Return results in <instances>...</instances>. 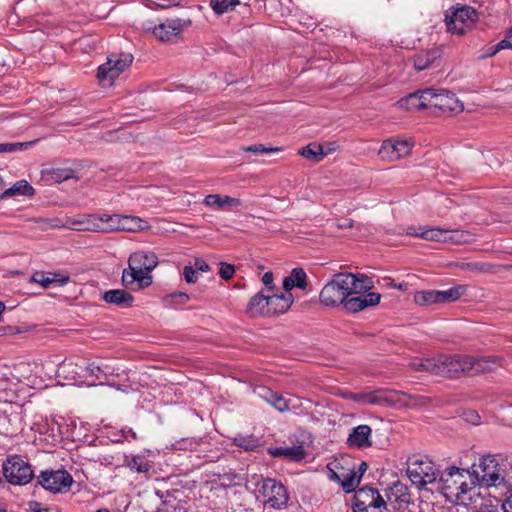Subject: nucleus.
I'll return each instance as SVG.
<instances>
[{
    "label": "nucleus",
    "instance_id": "nucleus-15",
    "mask_svg": "<svg viewBox=\"0 0 512 512\" xmlns=\"http://www.w3.org/2000/svg\"><path fill=\"white\" fill-rule=\"evenodd\" d=\"M413 146L412 139L390 138L383 141L378 154L383 160L393 162L408 156Z\"/></svg>",
    "mask_w": 512,
    "mask_h": 512
},
{
    "label": "nucleus",
    "instance_id": "nucleus-32",
    "mask_svg": "<svg viewBox=\"0 0 512 512\" xmlns=\"http://www.w3.org/2000/svg\"><path fill=\"white\" fill-rule=\"evenodd\" d=\"M474 241L473 235L464 230H446L445 243L456 245L469 244Z\"/></svg>",
    "mask_w": 512,
    "mask_h": 512
},
{
    "label": "nucleus",
    "instance_id": "nucleus-53",
    "mask_svg": "<svg viewBox=\"0 0 512 512\" xmlns=\"http://www.w3.org/2000/svg\"><path fill=\"white\" fill-rule=\"evenodd\" d=\"M193 267L197 271H202V272H208L210 270V266L206 263L205 260H203L201 258H196L195 259Z\"/></svg>",
    "mask_w": 512,
    "mask_h": 512
},
{
    "label": "nucleus",
    "instance_id": "nucleus-18",
    "mask_svg": "<svg viewBox=\"0 0 512 512\" xmlns=\"http://www.w3.org/2000/svg\"><path fill=\"white\" fill-rule=\"evenodd\" d=\"M329 478L341 484L345 492L349 493L355 490L360 482V476L355 471V468H344L339 462H332L328 464Z\"/></svg>",
    "mask_w": 512,
    "mask_h": 512
},
{
    "label": "nucleus",
    "instance_id": "nucleus-52",
    "mask_svg": "<svg viewBox=\"0 0 512 512\" xmlns=\"http://www.w3.org/2000/svg\"><path fill=\"white\" fill-rule=\"evenodd\" d=\"M170 297L175 300L178 304H184L189 300V295L185 292H175L170 295Z\"/></svg>",
    "mask_w": 512,
    "mask_h": 512
},
{
    "label": "nucleus",
    "instance_id": "nucleus-27",
    "mask_svg": "<svg viewBox=\"0 0 512 512\" xmlns=\"http://www.w3.org/2000/svg\"><path fill=\"white\" fill-rule=\"evenodd\" d=\"M102 299L123 308L131 307L134 302L133 296L123 289L108 290L103 294Z\"/></svg>",
    "mask_w": 512,
    "mask_h": 512
},
{
    "label": "nucleus",
    "instance_id": "nucleus-1",
    "mask_svg": "<svg viewBox=\"0 0 512 512\" xmlns=\"http://www.w3.org/2000/svg\"><path fill=\"white\" fill-rule=\"evenodd\" d=\"M372 283L364 275H355L350 272H340L333 276L321 289L320 303L326 307L343 305L348 312L356 313L380 302L381 295L376 292H367Z\"/></svg>",
    "mask_w": 512,
    "mask_h": 512
},
{
    "label": "nucleus",
    "instance_id": "nucleus-2",
    "mask_svg": "<svg viewBox=\"0 0 512 512\" xmlns=\"http://www.w3.org/2000/svg\"><path fill=\"white\" fill-rule=\"evenodd\" d=\"M477 483V476L469 470L452 466L440 473L438 489L448 501L467 506L472 501Z\"/></svg>",
    "mask_w": 512,
    "mask_h": 512
},
{
    "label": "nucleus",
    "instance_id": "nucleus-33",
    "mask_svg": "<svg viewBox=\"0 0 512 512\" xmlns=\"http://www.w3.org/2000/svg\"><path fill=\"white\" fill-rule=\"evenodd\" d=\"M466 292V286L457 285L448 290L438 291L439 304L457 301Z\"/></svg>",
    "mask_w": 512,
    "mask_h": 512
},
{
    "label": "nucleus",
    "instance_id": "nucleus-60",
    "mask_svg": "<svg viewBox=\"0 0 512 512\" xmlns=\"http://www.w3.org/2000/svg\"><path fill=\"white\" fill-rule=\"evenodd\" d=\"M158 5L162 8H167V7L177 5V2L173 1V0H165V2L159 3Z\"/></svg>",
    "mask_w": 512,
    "mask_h": 512
},
{
    "label": "nucleus",
    "instance_id": "nucleus-19",
    "mask_svg": "<svg viewBox=\"0 0 512 512\" xmlns=\"http://www.w3.org/2000/svg\"><path fill=\"white\" fill-rule=\"evenodd\" d=\"M255 393L279 412L289 411L293 407L291 399H286L267 387H259L255 390Z\"/></svg>",
    "mask_w": 512,
    "mask_h": 512
},
{
    "label": "nucleus",
    "instance_id": "nucleus-6",
    "mask_svg": "<svg viewBox=\"0 0 512 512\" xmlns=\"http://www.w3.org/2000/svg\"><path fill=\"white\" fill-rule=\"evenodd\" d=\"M478 20L477 11L467 5H457L451 7L445 16V22L448 32L455 35H464L472 28Z\"/></svg>",
    "mask_w": 512,
    "mask_h": 512
},
{
    "label": "nucleus",
    "instance_id": "nucleus-10",
    "mask_svg": "<svg viewBox=\"0 0 512 512\" xmlns=\"http://www.w3.org/2000/svg\"><path fill=\"white\" fill-rule=\"evenodd\" d=\"M2 470L6 480L13 485H25L34 477L31 465L18 455L7 457Z\"/></svg>",
    "mask_w": 512,
    "mask_h": 512
},
{
    "label": "nucleus",
    "instance_id": "nucleus-54",
    "mask_svg": "<svg viewBox=\"0 0 512 512\" xmlns=\"http://www.w3.org/2000/svg\"><path fill=\"white\" fill-rule=\"evenodd\" d=\"M296 287L295 280L293 277L288 276L283 280V293H291V290Z\"/></svg>",
    "mask_w": 512,
    "mask_h": 512
},
{
    "label": "nucleus",
    "instance_id": "nucleus-14",
    "mask_svg": "<svg viewBox=\"0 0 512 512\" xmlns=\"http://www.w3.org/2000/svg\"><path fill=\"white\" fill-rule=\"evenodd\" d=\"M354 501L359 512H382L386 507L379 491L372 487H363L356 491Z\"/></svg>",
    "mask_w": 512,
    "mask_h": 512
},
{
    "label": "nucleus",
    "instance_id": "nucleus-37",
    "mask_svg": "<svg viewBox=\"0 0 512 512\" xmlns=\"http://www.w3.org/2000/svg\"><path fill=\"white\" fill-rule=\"evenodd\" d=\"M237 5L239 0H211L210 6L217 15H222L232 11Z\"/></svg>",
    "mask_w": 512,
    "mask_h": 512
},
{
    "label": "nucleus",
    "instance_id": "nucleus-31",
    "mask_svg": "<svg viewBox=\"0 0 512 512\" xmlns=\"http://www.w3.org/2000/svg\"><path fill=\"white\" fill-rule=\"evenodd\" d=\"M34 193V188L26 180H20L13 184L10 188L6 189L2 193L1 198L3 199L15 195L32 196Z\"/></svg>",
    "mask_w": 512,
    "mask_h": 512
},
{
    "label": "nucleus",
    "instance_id": "nucleus-47",
    "mask_svg": "<svg viewBox=\"0 0 512 512\" xmlns=\"http://www.w3.org/2000/svg\"><path fill=\"white\" fill-rule=\"evenodd\" d=\"M87 370L90 375L96 377L97 379H101L102 376L106 374L103 367L95 362L88 364Z\"/></svg>",
    "mask_w": 512,
    "mask_h": 512
},
{
    "label": "nucleus",
    "instance_id": "nucleus-57",
    "mask_svg": "<svg viewBox=\"0 0 512 512\" xmlns=\"http://www.w3.org/2000/svg\"><path fill=\"white\" fill-rule=\"evenodd\" d=\"M507 49H512V28L508 31L506 37L503 39Z\"/></svg>",
    "mask_w": 512,
    "mask_h": 512
},
{
    "label": "nucleus",
    "instance_id": "nucleus-9",
    "mask_svg": "<svg viewBox=\"0 0 512 512\" xmlns=\"http://www.w3.org/2000/svg\"><path fill=\"white\" fill-rule=\"evenodd\" d=\"M471 474L477 476L478 483L487 487H501L504 481L505 469H503L496 459L491 455L483 456L479 459L478 465H473Z\"/></svg>",
    "mask_w": 512,
    "mask_h": 512
},
{
    "label": "nucleus",
    "instance_id": "nucleus-16",
    "mask_svg": "<svg viewBox=\"0 0 512 512\" xmlns=\"http://www.w3.org/2000/svg\"><path fill=\"white\" fill-rule=\"evenodd\" d=\"M191 24L190 20L185 19H168L158 25L151 26L150 23L144 25V29L151 31L152 34L160 41H170L173 37L181 34L184 28Z\"/></svg>",
    "mask_w": 512,
    "mask_h": 512
},
{
    "label": "nucleus",
    "instance_id": "nucleus-17",
    "mask_svg": "<svg viewBox=\"0 0 512 512\" xmlns=\"http://www.w3.org/2000/svg\"><path fill=\"white\" fill-rule=\"evenodd\" d=\"M38 483L53 493H61L70 488L73 483L71 475L65 470L44 471L38 477Z\"/></svg>",
    "mask_w": 512,
    "mask_h": 512
},
{
    "label": "nucleus",
    "instance_id": "nucleus-26",
    "mask_svg": "<svg viewBox=\"0 0 512 512\" xmlns=\"http://www.w3.org/2000/svg\"><path fill=\"white\" fill-rule=\"evenodd\" d=\"M427 92V89L410 93L406 97L400 99L396 102L395 105L405 110H416L428 107V100H424V96Z\"/></svg>",
    "mask_w": 512,
    "mask_h": 512
},
{
    "label": "nucleus",
    "instance_id": "nucleus-34",
    "mask_svg": "<svg viewBox=\"0 0 512 512\" xmlns=\"http://www.w3.org/2000/svg\"><path fill=\"white\" fill-rule=\"evenodd\" d=\"M414 301L420 306L439 304L438 290H423L415 293Z\"/></svg>",
    "mask_w": 512,
    "mask_h": 512
},
{
    "label": "nucleus",
    "instance_id": "nucleus-38",
    "mask_svg": "<svg viewBox=\"0 0 512 512\" xmlns=\"http://www.w3.org/2000/svg\"><path fill=\"white\" fill-rule=\"evenodd\" d=\"M234 443L246 451H252L259 446V439L253 435H238Z\"/></svg>",
    "mask_w": 512,
    "mask_h": 512
},
{
    "label": "nucleus",
    "instance_id": "nucleus-43",
    "mask_svg": "<svg viewBox=\"0 0 512 512\" xmlns=\"http://www.w3.org/2000/svg\"><path fill=\"white\" fill-rule=\"evenodd\" d=\"M241 150L246 151V152H253L256 154H262V153H271V152L279 151L280 149L272 148V147H265L262 144H256V145L242 147Z\"/></svg>",
    "mask_w": 512,
    "mask_h": 512
},
{
    "label": "nucleus",
    "instance_id": "nucleus-45",
    "mask_svg": "<svg viewBox=\"0 0 512 512\" xmlns=\"http://www.w3.org/2000/svg\"><path fill=\"white\" fill-rule=\"evenodd\" d=\"M184 279L187 283H195L198 279V271L193 266H185L183 269Z\"/></svg>",
    "mask_w": 512,
    "mask_h": 512
},
{
    "label": "nucleus",
    "instance_id": "nucleus-49",
    "mask_svg": "<svg viewBox=\"0 0 512 512\" xmlns=\"http://www.w3.org/2000/svg\"><path fill=\"white\" fill-rule=\"evenodd\" d=\"M501 487L505 488L508 492H512V466L505 470L504 481Z\"/></svg>",
    "mask_w": 512,
    "mask_h": 512
},
{
    "label": "nucleus",
    "instance_id": "nucleus-51",
    "mask_svg": "<svg viewBox=\"0 0 512 512\" xmlns=\"http://www.w3.org/2000/svg\"><path fill=\"white\" fill-rule=\"evenodd\" d=\"M50 278L53 283H57L59 286H63L69 282V277L58 273H51Z\"/></svg>",
    "mask_w": 512,
    "mask_h": 512
},
{
    "label": "nucleus",
    "instance_id": "nucleus-39",
    "mask_svg": "<svg viewBox=\"0 0 512 512\" xmlns=\"http://www.w3.org/2000/svg\"><path fill=\"white\" fill-rule=\"evenodd\" d=\"M34 222L39 224L40 228L44 231L65 227L67 224L59 218H37Z\"/></svg>",
    "mask_w": 512,
    "mask_h": 512
},
{
    "label": "nucleus",
    "instance_id": "nucleus-3",
    "mask_svg": "<svg viewBox=\"0 0 512 512\" xmlns=\"http://www.w3.org/2000/svg\"><path fill=\"white\" fill-rule=\"evenodd\" d=\"M502 359L495 356L440 355V375L456 378L464 374L475 375L501 366Z\"/></svg>",
    "mask_w": 512,
    "mask_h": 512
},
{
    "label": "nucleus",
    "instance_id": "nucleus-8",
    "mask_svg": "<svg viewBox=\"0 0 512 512\" xmlns=\"http://www.w3.org/2000/svg\"><path fill=\"white\" fill-rule=\"evenodd\" d=\"M403 394L396 390L376 389L371 392H343L341 396L361 405L395 406Z\"/></svg>",
    "mask_w": 512,
    "mask_h": 512
},
{
    "label": "nucleus",
    "instance_id": "nucleus-28",
    "mask_svg": "<svg viewBox=\"0 0 512 512\" xmlns=\"http://www.w3.org/2000/svg\"><path fill=\"white\" fill-rule=\"evenodd\" d=\"M274 457H284L291 461H301L305 457V451L302 446H283L275 447L269 450Z\"/></svg>",
    "mask_w": 512,
    "mask_h": 512
},
{
    "label": "nucleus",
    "instance_id": "nucleus-4",
    "mask_svg": "<svg viewBox=\"0 0 512 512\" xmlns=\"http://www.w3.org/2000/svg\"><path fill=\"white\" fill-rule=\"evenodd\" d=\"M72 225H79V230L91 231H139L148 228V223L136 216L119 214L90 215L86 220L71 222Z\"/></svg>",
    "mask_w": 512,
    "mask_h": 512
},
{
    "label": "nucleus",
    "instance_id": "nucleus-42",
    "mask_svg": "<svg viewBox=\"0 0 512 512\" xmlns=\"http://www.w3.org/2000/svg\"><path fill=\"white\" fill-rule=\"evenodd\" d=\"M50 275V272L45 273L42 271H37L32 275L31 281L40 284L44 288H48L52 284Z\"/></svg>",
    "mask_w": 512,
    "mask_h": 512
},
{
    "label": "nucleus",
    "instance_id": "nucleus-50",
    "mask_svg": "<svg viewBox=\"0 0 512 512\" xmlns=\"http://www.w3.org/2000/svg\"><path fill=\"white\" fill-rule=\"evenodd\" d=\"M273 273L272 272H266L262 277L263 284L268 288L269 291H274L276 287L273 285Z\"/></svg>",
    "mask_w": 512,
    "mask_h": 512
},
{
    "label": "nucleus",
    "instance_id": "nucleus-22",
    "mask_svg": "<svg viewBox=\"0 0 512 512\" xmlns=\"http://www.w3.org/2000/svg\"><path fill=\"white\" fill-rule=\"evenodd\" d=\"M294 301L292 293H273L269 295V313L272 315L283 314L291 307Z\"/></svg>",
    "mask_w": 512,
    "mask_h": 512
},
{
    "label": "nucleus",
    "instance_id": "nucleus-35",
    "mask_svg": "<svg viewBox=\"0 0 512 512\" xmlns=\"http://www.w3.org/2000/svg\"><path fill=\"white\" fill-rule=\"evenodd\" d=\"M300 154L306 159L319 162L326 155L323 147L317 143H311L300 150Z\"/></svg>",
    "mask_w": 512,
    "mask_h": 512
},
{
    "label": "nucleus",
    "instance_id": "nucleus-63",
    "mask_svg": "<svg viewBox=\"0 0 512 512\" xmlns=\"http://www.w3.org/2000/svg\"><path fill=\"white\" fill-rule=\"evenodd\" d=\"M34 512H50V510L48 508H38L35 509Z\"/></svg>",
    "mask_w": 512,
    "mask_h": 512
},
{
    "label": "nucleus",
    "instance_id": "nucleus-41",
    "mask_svg": "<svg viewBox=\"0 0 512 512\" xmlns=\"http://www.w3.org/2000/svg\"><path fill=\"white\" fill-rule=\"evenodd\" d=\"M291 277L294 278L297 288L305 289L307 286V275L302 268H294L291 272Z\"/></svg>",
    "mask_w": 512,
    "mask_h": 512
},
{
    "label": "nucleus",
    "instance_id": "nucleus-44",
    "mask_svg": "<svg viewBox=\"0 0 512 512\" xmlns=\"http://www.w3.org/2000/svg\"><path fill=\"white\" fill-rule=\"evenodd\" d=\"M459 267L463 270H470L474 272H484L487 270V265L480 262L461 263Z\"/></svg>",
    "mask_w": 512,
    "mask_h": 512
},
{
    "label": "nucleus",
    "instance_id": "nucleus-55",
    "mask_svg": "<svg viewBox=\"0 0 512 512\" xmlns=\"http://www.w3.org/2000/svg\"><path fill=\"white\" fill-rule=\"evenodd\" d=\"M502 509L503 512H512V495L503 501Z\"/></svg>",
    "mask_w": 512,
    "mask_h": 512
},
{
    "label": "nucleus",
    "instance_id": "nucleus-59",
    "mask_svg": "<svg viewBox=\"0 0 512 512\" xmlns=\"http://www.w3.org/2000/svg\"><path fill=\"white\" fill-rule=\"evenodd\" d=\"M479 512H497V510L491 505H483L480 507Z\"/></svg>",
    "mask_w": 512,
    "mask_h": 512
},
{
    "label": "nucleus",
    "instance_id": "nucleus-46",
    "mask_svg": "<svg viewBox=\"0 0 512 512\" xmlns=\"http://www.w3.org/2000/svg\"><path fill=\"white\" fill-rule=\"evenodd\" d=\"M235 272L234 266L228 263H221L220 264V277L224 280H229L233 277Z\"/></svg>",
    "mask_w": 512,
    "mask_h": 512
},
{
    "label": "nucleus",
    "instance_id": "nucleus-29",
    "mask_svg": "<svg viewBox=\"0 0 512 512\" xmlns=\"http://www.w3.org/2000/svg\"><path fill=\"white\" fill-rule=\"evenodd\" d=\"M439 56L440 52L437 49L421 51L414 57V66L419 71L425 70L429 68Z\"/></svg>",
    "mask_w": 512,
    "mask_h": 512
},
{
    "label": "nucleus",
    "instance_id": "nucleus-21",
    "mask_svg": "<svg viewBox=\"0 0 512 512\" xmlns=\"http://www.w3.org/2000/svg\"><path fill=\"white\" fill-rule=\"evenodd\" d=\"M371 432L370 426L365 424L354 427L347 438V444L355 448L370 447Z\"/></svg>",
    "mask_w": 512,
    "mask_h": 512
},
{
    "label": "nucleus",
    "instance_id": "nucleus-56",
    "mask_svg": "<svg viewBox=\"0 0 512 512\" xmlns=\"http://www.w3.org/2000/svg\"><path fill=\"white\" fill-rule=\"evenodd\" d=\"M73 366V363L72 362H66V361H63L61 364H60V367H59V373H62V374H66V373H69V368H71Z\"/></svg>",
    "mask_w": 512,
    "mask_h": 512
},
{
    "label": "nucleus",
    "instance_id": "nucleus-20",
    "mask_svg": "<svg viewBox=\"0 0 512 512\" xmlns=\"http://www.w3.org/2000/svg\"><path fill=\"white\" fill-rule=\"evenodd\" d=\"M203 204L215 210H232L241 205V200L228 195L209 194L204 200Z\"/></svg>",
    "mask_w": 512,
    "mask_h": 512
},
{
    "label": "nucleus",
    "instance_id": "nucleus-64",
    "mask_svg": "<svg viewBox=\"0 0 512 512\" xmlns=\"http://www.w3.org/2000/svg\"><path fill=\"white\" fill-rule=\"evenodd\" d=\"M95 512H110V511L106 508H101V509L96 510Z\"/></svg>",
    "mask_w": 512,
    "mask_h": 512
},
{
    "label": "nucleus",
    "instance_id": "nucleus-61",
    "mask_svg": "<svg viewBox=\"0 0 512 512\" xmlns=\"http://www.w3.org/2000/svg\"><path fill=\"white\" fill-rule=\"evenodd\" d=\"M366 469H367V464L365 462H362L359 466L358 471H356L358 473V476H360V478L362 477V475L366 471Z\"/></svg>",
    "mask_w": 512,
    "mask_h": 512
},
{
    "label": "nucleus",
    "instance_id": "nucleus-24",
    "mask_svg": "<svg viewBox=\"0 0 512 512\" xmlns=\"http://www.w3.org/2000/svg\"><path fill=\"white\" fill-rule=\"evenodd\" d=\"M407 234L419 237L428 241H436L445 243L446 230L436 227L424 228L411 226L407 228Z\"/></svg>",
    "mask_w": 512,
    "mask_h": 512
},
{
    "label": "nucleus",
    "instance_id": "nucleus-23",
    "mask_svg": "<svg viewBox=\"0 0 512 512\" xmlns=\"http://www.w3.org/2000/svg\"><path fill=\"white\" fill-rule=\"evenodd\" d=\"M440 355L436 357H415L409 362V367L416 372H426L440 375Z\"/></svg>",
    "mask_w": 512,
    "mask_h": 512
},
{
    "label": "nucleus",
    "instance_id": "nucleus-11",
    "mask_svg": "<svg viewBox=\"0 0 512 512\" xmlns=\"http://www.w3.org/2000/svg\"><path fill=\"white\" fill-rule=\"evenodd\" d=\"M258 492L265 503L273 509L286 507L289 497L285 486L271 478H262L258 483Z\"/></svg>",
    "mask_w": 512,
    "mask_h": 512
},
{
    "label": "nucleus",
    "instance_id": "nucleus-58",
    "mask_svg": "<svg viewBox=\"0 0 512 512\" xmlns=\"http://www.w3.org/2000/svg\"><path fill=\"white\" fill-rule=\"evenodd\" d=\"M338 227L341 228V229H344V228H351L353 227V221L352 220H344L342 223H339L338 224Z\"/></svg>",
    "mask_w": 512,
    "mask_h": 512
},
{
    "label": "nucleus",
    "instance_id": "nucleus-40",
    "mask_svg": "<svg viewBox=\"0 0 512 512\" xmlns=\"http://www.w3.org/2000/svg\"><path fill=\"white\" fill-rule=\"evenodd\" d=\"M35 141L16 142V143H0V153H12L31 147Z\"/></svg>",
    "mask_w": 512,
    "mask_h": 512
},
{
    "label": "nucleus",
    "instance_id": "nucleus-12",
    "mask_svg": "<svg viewBox=\"0 0 512 512\" xmlns=\"http://www.w3.org/2000/svg\"><path fill=\"white\" fill-rule=\"evenodd\" d=\"M132 61L131 54L111 55L107 58L106 63L99 66L97 78L103 86H110L131 65Z\"/></svg>",
    "mask_w": 512,
    "mask_h": 512
},
{
    "label": "nucleus",
    "instance_id": "nucleus-36",
    "mask_svg": "<svg viewBox=\"0 0 512 512\" xmlns=\"http://www.w3.org/2000/svg\"><path fill=\"white\" fill-rule=\"evenodd\" d=\"M48 179L61 183L63 181L74 178V171L66 168H52L45 171Z\"/></svg>",
    "mask_w": 512,
    "mask_h": 512
},
{
    "label": "nucleus",
    "instance_id": "nucleus-62",
    "mask_svg": "<svg viewBox=\"0 0 512 512\" xmlns=\"http://www.w3.org/2000/svg\"><path fill=\"white\" fill-rule=\"evenodd\" d=\"M470 415H471V417L469 418V420L472 423L477 424L478 420H479V416L477 414H475L474 412H471Z\"/></svg>",
    "mask_w": 512,
    "mask_h": 512
},
{
    "label": "nucleus",
    "instance_id": "nucleus-5",
    "mask_svg": "<svg viewBox=\"0 0 512 512\" xmlns=\"http://www.w3.org/2000/svg\"><path fill=\"white\" fill-rule=\"evenodd\" d=\"M158 265V257L154 252L137 251L130 255L129 269L122 273V283L133 290H141L151 285L149 274Z\"/></svg>",
    "mask_w": 512,
    "mask_h": 512
},
{
    "label": "nucleus",
    "instance_id": "nucleus-25",
    "mask_svg": "<svg viewBox=\"0 0 512 512\" xmlns=\"http://www.w3.org/2000/svg\"><path fill=\"white\" fill-rule=\"evenodd\" d=\"M247 313L251 317L270 316L269 295H264L261 292L254 295L248 304Z\"/></svg>",
    "mask_w": 512,
    "mask_h": 512
},
{
    "label": "nucleus",
    "instance_id": "nucleus-48",
    "mask_svg": "<svg viewBox=\"0 0 512 512\" xmlns=\"http://www.w3.org/2000/svg\"><path fill=\"white\" fill-rule=\"evenodd\" d=\"M503 43H504L503 40H501L496 45L488 47L483 56L484 57H492V56L496 55L499 51H501L503 49H507L505 44H503Z\"/></svg>",
    "mask_w": 512,
    "mask_h": 512
},
{
    "label": "nucleus",
    "instance_id": "nucleus-7",
    "mask_svg": "<svg viewBox=\"0 0 512 512\" xmlns=\"http://www.w3.org/2000/svg\"><path fill=\"white\" fill-rule=\"evenodd\" d=\"M407 475L414 485L424 488L428 484L435 483L440 472L427 457L413 456L408 460Z\"/></svg>",
    "mask_w": 512,
    "mask_h": 512
},
{
    "label": "nucleus",
    "instance_id": "nucleus-13",
    "mask_svg": "<svg viewBox=\"0 0 512 512\" xmlns=\"http://www.w3.org/2000/svg\"><path fill=\"white\" fill-rule=\"evenodd\" d=\"M425 95L427 96H424V100H428V107L438 108L442 112H461L463 110V104L455 94L444 89L427 88Z\"/></svg>",
    "mask_w": 512,
    "mask_h": 512
},
{
    "label": "nucleus",
    "instance_id": "nucleus-30",
    "mask_svg": "<svg viewBox=\"0 0 512 512\" xmlns=\"http://www.w3.org/2000/svg\"><path fill=\"white\" fill-rule=\"evenodd\" d=\"M124 465L137 473H147L152 468L151 462L141 455L125 456Z\"/></svg>",
    "mask_w": 512,
    "mask_h": 512
}]
</instances>
